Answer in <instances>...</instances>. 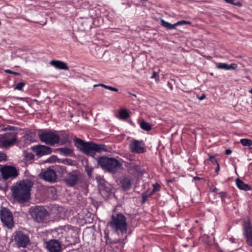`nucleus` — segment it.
I'll list each match as a JSON object with an SVG mask.
<instances>
[{"label": "nucleus", "mask_w": 252, "mask_h": 252, "mask_svg": "<svg viewBox=\"0 0 252 252\" xmlns=\"http://www.w3.org/2000/svg\"><path fill=\"white\" fill-rule=\"evenodd\" d=\"M18 133L10 131L0 135V148H8L18 142Z\"/></svg>", "instance_id": "5"}, {"label": "nucleus", "mask_w": 252, "mask_h": 252, "mask_svg": "<svg viewBox=\"0 0 252 252\" xmlns=\"http://www.w3.org/2000/svg\"><path fill=\"white\" fill-rule=\"evenodd\" d=\"M232 151L230 149H226L225 151V154L227 155H230L232 153Z\"/></svg>", "instance_id": "39"}, {"label": "nucleus", "mask_w": 252, "mask_h": 252, "mask_svg": "<svg viewBox=\"0 0 252 252\" xmlns=\"http://www.w3.org/2000/svg\"><path fill=\"white\" fill-rule=\"evenodd\" d=\"M12 241L16 247L25 249L30 244L29 236L21 231H17L13 235Z\"/></svg>", "instance_id": "6"}, {"label": "nucleus", "mask_w": 252, "mask_h": 252, "mask_svg": "<svg viewBox=\"0 0 252 252\" xmlns=\"http://www.w3.org/2000/svg\"><path fill=\"white\" fill-rule=\"evenodd\" d=\"M78 180V176L76 171H72L68 174L67 177L65 181L66 184L69 187H73L76 185Z\"/></svg>", "instance_id": "16"}, {"label": "nucleus", "mask_w": 252, "mask_h": 252, "mask_svg": "<svg viewBox=\"0 0 252 252\" xmlns=\"http://www.w3.org/2000/svg\"><path fill=\"white\" fill-rule=\"evenodd\" d=\"M46 248L49 252H62L60 243L56 240H51L45 243Z\"/></svg>", "instance_id": "15"}, {"label": "nucleus", "mask_w": 252, "mask_h": 252, "mask_svg": "<svg viewBox=\"0 0 252 252\" xmlns=\"http://www.w3.org/2000/svg\"><path fill=\"white\" fill-rule=\"evenodd\" d=\"M161 25L162 27L166 28L168 30H172L175 29L176 27V23L171 24L165 21L164 20H161Z\"/></svg>", "instance_id": "22"}, {"label": "nucleus", "mask_w": 252, "mask_h": 252, "mask_svg": "<svg viewBox=\"0 0 252 252\" xmlns=\"http://www.w3.org/2000/svg\"><path fill=\"white\" fill-rule=\"evenodd\" d=\"M25 85V83L22 82L18 83L17 85L15 87V90L21 91L22 90L23 87Z\"/></svg>", "instance_id": "30"}, {"label": "nucleus", "mask_w": 252, "mask_h": 252, "mask_svg": "<svg viewBox=\"0 0 252 252\" xmlns=\"http://www.w3.org/2000/svg\"><path fill=\"white\" fill-rule=\"evenodd\" d=\"M122 187L125 190H129L131 187V179L129 177H125L121 181Z\"/></svg>", "instance_id": "18"}, {"label": "nucleus", "mask_w": 252, "mask_h": 252, "mask_svg": "<svg viewBox=\"0 0 252 252\" xmlns=\"http://www.w3.org/2000/svg\"><path fill=\"white\" fill-rule=\"evenodd\" d=\"M60 154L65 156H70L73 153V150L67 148H61L58 149Z\"/></svg>", "instance_id": "21"}, {"label": "nucleus", "mask_w": 252, "mask_h": 252, "mask_svg": "<svg viewBox=\"0 0 252 252\" xmlns=\"http://www.w3.org/2000/svg\"><path fill=\"white\" fill-rule=\"evenodd\" d=\"M152 195V193H151L149 195H147V194L146 193H142V200L141 201V202L142 204L144 203L147 199V198L149 197L150 196H151Z\"/></svg>", "instance_id": "34"}, {"label": "nucleus", "mask_w": 252, "mask_h": 252, "mask_svg": "<svg viewBox=\"0 0 252 252\" xmlns=\"http://www.w3.org/2000/svg\"><path fill=\"white\" fill-rule=\"evenodd\" d=\"M249 93H251V94H252V89H251L250 91H249Z\"/></svg>", "instance_id": "46"}, {"label": "nucleus", "mask_w": 252, "mask_h": 252, "mask_svg": "<svg viewBox=\"0 0 252 252\" xmlns=\"http://www.w3.org/2000/svg\"><path fill=\"white\" fill-rule=\"evenodd\" d=\"M75 145L83 153L88 156H93L96 152L104 150V146L94 144L92 142H85L80 139H74Z\"/></svg>", "instance_id": "2"}, {"label": "nucleus", "mask_w": 252, "mask_h": 252, "mask_svg": "<svg viewBox=\"0 0 252 252\" xmlns=\"http://www.w3.org/2000/svg\"><path fill=\"white\" fill-rule=\"evenodd\" d=\"M24 156L27 160H33L34 158V155L32 153H25Z\"/></svg>", "instance_id": "29"}, {"label": "nucleus", "mask_w": 252, "mask_h": 252, "mask_svg": "<svg viewBox=\"0 0 252 252\" xmlns=\"http://www.w3.org/2000/svg\"><path fill=\"white\" fill-rule=\"evenodd\" d=\"M50 64L59 69L68 70V67L66 64L60 61L53 60L50 62Z\"/></svg>", "instance_id": "17"}, {"label": "nucleus", "mask_w": 252, "mask_h": 252, "mask_svg": "<svg viewBox=\"0 0 252 252\" xmlns=\"http://www.w3.org/2000/svg\"><path fill=\"white\" fill-rule=\"evenodd\" d=\"M0 218L4 226L8 229H11L13 227L14 225L13 217L9 209L5 207H2L0 210Z\"/></svg>", "instance_id": "9"}, {"label": "nucleus", "mask_w": 252, "mask_h": 252, "mask_svg": "<svg viewBox=\"0 0 252 252\" xmlns=\"http://www.w3.org/2000/svg\"><path fill=\"white\" fill-rule=\"evenodd\" d=\"M12 128V127H11V126H10V128H9V129L11 130V129H12V128Z\"/></svg>", "instance_id": "48"}, {"label": "nucleus", "mask_w": 252, "mask_h": 252, "mask_svg": "<svg viewBox=\"0 0 252 252\" xmlns=\"http://www.w3.org/2000/svg\"><path fill=\"white\" fill-rule=\"evenodd\" d=\"M156 76H157V73L155 71H154L153 72V74L151 76V78H155Z\"/></svg>", "instance_id": "44"}, {"label": "nucleus", "mask_w": 252, "mask_h": 252, "mask_svg": "<svg viewBox=\"0 0 252 252\" xmlns=\"http://www.w3.org/2000/svg\"><path fill=\"white\" fill-rule=\"evenodd\" d=\"M232 4H233L234 5H236V6H238L239 7H242L243 6L242 3L240 1L235 2L234 1H233V3H232Z\"/></svg>", "instance_id": "37"}, {"label": "nucleus", "mask_w": 252, "mask_h": 252, "mask_svg": "<svg viewBox=\"0 0 252 252\" xmlns=\"http://www.w3.org/2000/svg\"><path fill=\"white\" fill-rule=\"evenodd\" d=\"M140 127L142 129L146 131H149L152 129L151 125L144 121H143L141 122Z\"/></svg>", "instance_id": "24"}, {"label": "nucleus", "mask_w": 252, "mask_h": 252, "mask_svg": "<svg viewBox=\"0 0 252 252\" xmlns=\"http://www.w3.org/2000/svg\"><path fill=\"white\" fill-rule=\"evenodd\" d=\"M176 26L184 25V24L190 25L191 22L190 21H188L183 20V21L178 22L177 23H176Z\"/></svg>", "instance_id": "32"}, {"label": "nucleus", "mask_w": 252, "mask_h": 252, "mask_svg": "<svg viewBox=\"0 0 252 252\" xmlns=\"http://www.w3.org/2000/svg\"><path fill=\"white\" fill-rule=\"evenodd\" d=\"M209 160L213 163H216L217 164L218 161L217 159L215 158V156H211L210 155L209 157Z\"/></svg>", "instance_id": "35"}, {"label": "nucleus", "mask_w": 252, "mask_h": 252, "mask_svg": "<svg viewBox=\"0 0 252 252\" xmlns=\"http://www.w3.org/2000/svg\"><path fill=\"white\" fill-rule=\"evenodd\" d=\"M7 160V156L6 154L0 152V162L6 161Z\"/></svg>", "instance_id": "33"}, {"label": "nucleus", "mask_w": 252, "mask_h": 252, "mask_svg": "<svg viewBox=\"0 0 252 252\" xmlns=\"http://www.w3.org/2000/svg\"><path fill=\"white\" fill-rule=\"evenodd\" d=\"M109 224L112 229L115 232L123 234L126 232L127 227L126 219L122 213L113 215Z\"/></svg>", "instance_id": "4"}, {"label": "nucleus", "mask_w": 252, "mask_h": 252, "mask_svg": "<svg viewBox=\"0 0 252 252\" xmlns=\"http://www.w3.org/2000/svg\"><path fill=\"white\" fill-rule=\"evenodd\" d=\"M217 167L216 169V170H215V173L217 174H218L219 173V172L220 171V165H219V163H217Z\"/></svg>", "instance_id": "38"}, {"label": "nucleus", "mask_w": 252, "mask_h": 252, "mask_svg": "<svg viewBox=\"0 0 252 252\" xmlns=\"http://www.w3.org/2000/svg\"><path fill=\"white\" fill-rule=\"evenodd\" d=\"M129 148L133 153L140 154L145 152V143L142 140L132 139L130 142Z\"/></svg>", "instance_id": "11"}, {"label": "nucleus", "mask_w": 252, "mask_h": 252, "mask_svg": "<svg viewBox=\"0 0 252 252\" xmlns=\"http://www.w3.org/2000/svg\"><path fill=\"white\" fill-rule=\"evenodd\" d=\"M60 142L61 145H64L67 143L69 142L68 136L67 135H65L63 138H60Z\"/></svg>", "instance_id": "28"}, {"label": "nucleus", "mask_w": 252, "mask_h": 252, "mask_svg": "<svg viewBox=\"0 0 252 252\" xmlns=\"http://www.w3.org/2000/svg\"><path fill=\"white\" fill-rule=\"evenodd\" d=\"M98 164L104 170L115 174L122 168V164L117 159L105 157H100L97 160Z\"/></svg>", "instance_id": "3"}, {"label": "nucleus", "mask_w": 252, "mask_h": 252, "mask_svg": "<svg viewBox=\"0 0 252 252\" xmlns=\"http://www.w3.org/2000/svg\"><path fill=\"white\" fill-rule=\"evenodd\" d=\"M86 171L88 174V175H90L91 173V172H92V170L91 168H90L89 167H86Z\"/></svg>", "instance_id": "40"}, {"label": "nucleus", "mask_w": 252, "mask_h": 252, "mask_svg": "<svg viewBox=\"0 0 252 252\" xmlns=\"http://www.w3.org/2000/svg\"><path fill=\"white\" fill-rule=\"evenodd\" d=\"M5 72L8 73H10V74H13L18 75H20V74H21L19 72H14V71H12V70H11L10 69L5 70Z\"/></svg>", "instance_id": "36"}, {"label": "nucleus", "mask_w": 252, "mask_h": 252, "mask_svg": "<svg viewBox=\"0 0 252 252\" xmlns=\"http://www.w3.org/2000/svg\"><path fill=\"white\" fill-rule=\"evenodd\" d=\"M218 69H222L224 70L235 69L237 67V64L236 63H231L229 65L225 63H219L216 66Z\"/></svg>", "instance_id": "19"}, {"label": "nucleus", "mask_w": 252, "mask_h": 252, "mask_svg": "<svg viewBox=\"0 0 252 252\" xmlns=\"http://www.w3.org/2000/svg\"><path fill=\"white\" fill-rule=\"evenodd\" d=\"M38 136L42 142L50 145L59 143L60 136L55 132L47 131H41L38 133Z\"/></svg>", "instance_id": "7"}, {"label": "nucleus", "mask_w": 252, "mask_h": 252, "mask_svg": "<svg viewBox=\"0 0 252 252\" xmlns=\"http://www.w3.org/2000/svg\"><path fill=\"white\" fill-rule=\"evenodd\" d=\"M0 172L4 180L15 178L18 175V171L15 167L9 165H1Z\"/></svg>", "instance_id": "10"}, {"label": "nucleus", "mask_w": 252, "mask_h": 252, "mask_svg": "<svg viewBox=\"0 0 252 252\" xmlns=\"http://www.w3.org/2000/svg\"><path fill=\"white\" fill-rule=\"evenodd\" d=\"M202 179H203L202 178H199V177H194L193 178V180H194V181H195V180H202Z\"/></svg>", "instance_id": "43"}, {"label": "nucleus", "mask_w": 252, "mask_h": 252, "mask_svg": "<svg viewBox=\"0 0 252 252\" xmlns=\"http://www.w3.org/2000/svg\"><path fill=\"white\" fill-rule=\"evenodd\" d=\"M243 227V234L246 239V242L249 246L252 247V226L250 221H245Z\"/></svg>", "instance_id": "12"}, {"label": "nucleus", "mask_w": 252, "mask_h": 252, "mask_svg": "<svg viewBox=\"0 0 252 252\" xmlns=\"http://www.w3.org/2000/svg\"><path fill=\"white\" fill-rule=\"evenodd\" d=\"M240 143L244 146H252V140L249 139H241L240 140Z\"/></svg>", "instance_id": "26"}, {"label": "nucleus", "mask_w": 252, "mask_h": 252, "mask_svg": "<svg viewBox=\"0 0 252 252\" xmlns=\"http://www.w3.org/2000/svg\"><path fill=\"white\" fill-rule=\"evenodd\" d=\"M32 185V182L29 180L14 184L11 188L14 199L20 204L28 202L30 199V191Z\"/></svg>", "instance_id": "1"}, {"label": "nucleus", "mask_w": 252, "mask_h": 252, "mask_svg": "<svg viewBox=\"0 0 252 252\" xmlns=\"http://www.w3.org/2000/svg\"><path fill=\"white\" fill-rule=\"evenodd\" d=\"M206 97V95L205 94H202L201 96L200 97H197L200 100H202L203 99H204Z\"/></svg>", "instance_id": "42"}, {"label": "nucleus", "mask_w": 252, "mask_h": 252, "mask_svg": "<svg viewBox=\"0 0 252 252\" xmlns=\"http://www.w3.org/2000/svg\"><path fill=\"white\" fill-rule=\"evenodd\" d=\"M35 134L34 133H30L26 134L24 136V140L27 141L28 142H32L34 141Z\"/></svg>", "instance_id": "23"}, {"label": "nucleus", "mask_w": 252, "mask_h": 252, "mask_svg": "<svg viewBox=\"0 0 252 252\" xmlns=\"http://www.w3.org/2000/svg\"><path fill=\"white\" fill-rule=\"evenodd\" d=\"M236 184L237 187L242 190L248 191L251 189V187L249 185L245 184L240 179L237 178L236 180Z\"/></svg>", "instance_id": "20"}, {"label": "nucleus", "mask_w": 252, "mask_h": 252, "mask_svg": "<svg viewBox=\"0 0 252 252\" xmlns=\"http://www.w3.org/2000/svg\"><path fill=\"white\" fill-rule=\"evenodd\" d=\"M39 177L40 179L51 183L55 182L57 178L55 171L51 169L42 170Z\"/></svg>", "instance_id": "13"}, {"label": "nucleus", "mask_w": 252, "mask_h": 252, "mask_svg": "<svg viewBox=\"0 0 252 252\" xmlns=\"http://www.w3.org/2000/svg\"><path fill=\"white\" fill-rule=\"evenodd\" d=\"M234 239L233 238H230L229 239L230 241H231L232 243H234Z\"/></svg>", "instance_id": "45"}, {"label": "nucleus", "mask_w": 252, "mask_h": 252, "mask_svg": "<svg viewBox=\"0 0 252 252\" xmlns=\"http://www.w3.org/2000/svg\"><path fill=\"white\" fill-rule=\"evenodd\" d=\"M119 115L122 119H126L129 117L128 113L126 109L121 110L119 112Z\"/></svg>", "instance_id": "27"}, {"label": "nucleus", "mask_w": 252, "mask_h": 252, "mask_svg": "<svg viewBox=\"0 0 252 252\" xmlns=\"http://www.w3.org/2000/svg\"><path fill=\"white\" fill-rule=\"evenodd\" d=\"M102 86L103 87V88L106 89H108V90H109L110 91H114V92H118V89L117 88H114L112 86H107V85H105L104 84H95V85H94V87H96L97 86Z\"/></svg>", "instance_id": "25"}, {"label": "nucleus", "mask_w": 252, "mask_h": 252, "mask_svg": "<svg viewBox=\"0 0 252 252\" xmlns=\"http://www.w3.org/2000/svg\"><path fill=\"white\" fill-rule=\"evenodd\" d=\"M105 238L106 239V243H108V241L109 240V235L108 233H105Z\"/></svg>", "instance_id": "41"}, {"label": "nucleus", "mask_w": 252, "mask_h": 252, "mask_svg": "<svg viewBox=\"0 0 252 252\" xmlns=\"http://www.w3.org/2000/svg\"><path fill=\"white\" fill-rule=\"evenodd\" d=\"M160 187L159 185V184L158 183H156L153 185V189L151 193L152 194L153 192L158 191L160 190Z\"/></svg>", "instance_id": "31"}, {"label": "nucleus", "mask_w": 252, "mask_h": 252, "mask_svg": "<svg viewBox=\"0 0 252 252\" xmlns=\"http://www.w3.org/2000/svg\"><path fill=\"white\" fill-rule=\"evenodd\" d=\"M217 189L216 188H215V189H214L213 191L215 192V191H217Z\"/></svg>", "instance_id": "47"}, {"label": "nucleus", "mask_w": 252, "mask_h": 252, "mask_svg": "<svg viewBox=\"0 0 252 252\" xmlns=\"http://www.w3.org/2000/svg\"><path fill=\"white\" fill-rule=\"evenodd\" d=\"M29 213L37 222H43L48 215V211L43 206H34L29 209Z\"/></svg>", "instance_id": "8"}, {"label": "nucleus", "mask_w": 252, "mask_h": 252, "mask_svg": "<svg viewBox=\"0 0 252 252\" xmlns=\"http://www.w3.org/2000/svg\"><path fill=\"white\" fill-rule=\"evenodd\" d=\"M32 149L38 157L50 154L52 151L50 147L41 145L33 146Z\"/></svg>", "instance_id": "14"}]
</instances>
